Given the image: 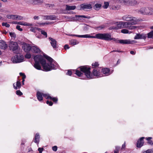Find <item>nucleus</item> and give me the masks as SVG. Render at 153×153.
Returning a JSON list of instances; mask_svg holds the SVG:
<instances>
[{"label":"nucleus","instance_id":"1","mask_svg":"<svg viewBox=\"0 0 153 153\" xmlns=\"http://www.w3.org/2000/svg\"><path fill=\"white\" fill-rule=\"evenodd\" d=\"M44 56L49 61L48 63H46V60L43 58L42 55H38L34 57V67L37 70H41V66L39 64L40 63L44 69L46 71H49L53 69H56V66L54 65L55 61L48 56L45 55Z\"/></svg>","mask_w":153,"mask_h":153},{"label":"nucleus","instance_id":"2","mask_svg":"<svg viewBox=\"0 0 153 153\" xmlns=\"http://www.w3.org/2000/svg\"><path fill=\"white\" fill-rule=\"evenodd\" d=\"M90 70V68L89 67L86 66H82L80 67L79 69L76 70L75 74L79 76H80L83 74V73L81 72H82L85 73L87 78L89 79H92L93 78V76L91 74Z\"/></svg>","mask_w":153,"mask_h":153},{"label":"nucleus","instance_id":"3","mask_svg":"<svg viewBox=\"0 0 153 153\" xmlns=\"http://www.w3.org/2000/svg\"><path fill=\"white\" fill-rule=\"evenodd\" d=\"M95 38L106 41L111 40H113L114 41H116V39L111 38V34L108 33L96 34L95 35Z\"/></svg>","mask_w":153,"mask_h":153},{"label":"nucleus","instance_id":"4","mask_svg":"<svg viewBox=\"0 0 153 153\" xmlns=\"http://www.w3.org/2000/svg\"><path fill=\"white\" fill-rule=\"evenodd\" d=\"M138 12L143 15L153 16V8L150 7H143L140 8Z\"/></svg>","mask_w":153,"mask_h":153},{"label":"nucleus","instance_id":"5","mask_svg":"<svg viewBox=\"0 0 153 153\" xmlns=\"http://www.w3.org/2000/svg\"><path fill=\"white\" fill-rule=\"evenodd\" d=\"M122 19L124 21L131 22L132 25L136 24L138 22V20L135 17H132L130 15H125L122 16Z\"/></svg>","mask_w":153,"mask_h":153},{"label":"nucleus","instance_id":"6","mask_svg":"<svg viewBox=\"0 0 153 153\" xmlns=\"http://www.w3.org/2000/svg\"><path fill=\"white\" fill-rule=\"evenodd\" d=\"M112 25H116V26H113L110 27V29L117 30L121 28H124V22L120 21V22H112Z\"/></svg>","mask_w":153,"mask_h":153},{"label":"nucleus","instance_id":"7","mask_svg":"<svg viewBox=\"0 0 153 153\" xmlns=\"http://www.w3.org/2000/svg\"><path fill=\"white\" fill-rule=\"evenodd\" d=\"M23 56L22 55H16L12 58L11 60L13 63H17L23 62Z\"/></svg>","mask_w":153,"mask_h":153},{"label":"nucleus","instance_id":"8","mask_svg":"<svg viewBox=\"0 0 153 153\" xmlns=\"http://www.w3.org/2000/svg\"><path fill=\"white\" fill-rule=\"evenodd\" d=\"M8 45L10 50H12L13 51L17 50L19 48L17 43L15 42H10Z\"/></svg>","mask_w":153,"mask_h":153},{"label":"nucleus","instance_id":"9","mask_svg":"<svg viewBox=\"0 0 153 153\" xmlns=\"http://www.w3.org/2000/svg\"><path fill=\"white\" fill-rule=\"evenodd\" d=\"M124 27L127 28L129 30H133L136 28L137 27L135 26H132L131 22H124Z\"/></svg>","mask_w":153,"mask_h":153},{"label":"nucleus","instance_id":"10","mask_svg":"<svg viewBox=\"0 0 153 153\" xmlns=\"http://www.w3.org/2000/svg\"><path fill=\"white\" fill-rule=\"evenodd\" d=\"M134 41H130L129 39L117 40L115 41L116 42H119L121 44H132Z\"/></svg>","mask_w":153,"mask_h":153},{"label":"nucleus","instance_id":"11","mask_svg":"<svg viewBox=\"0 0 153 153\" xmlns=\"http://www.w3.org/2000/svg\"><path fill=\"white\" fill-rule=\"evenodd\" d=\"M26 1L29 3L34 5H39L42 3L43 0H26Z\"/></svg>","mask_w":153,"mask_h":153},{"label":"nucleus","instance_id":"12","mask_svg":"<svg viewBox=\"0 0 153 153\" xmlns=\"http://www.w3.org/2000/svg\"><path fill=\"white\" fill-rule=\"evenodd\" d=\"M146 34L143 33L140 34V33H137L136 34V35L135 36L134 39H145L146 38Z\"/></svg>","mask_w":153,"mask_h":153},{"label":"nucleus","instance_id":"13","mask_svg":"<svg viewBox=\"0 0 153 153\" xmlns=\"http://www.w3.org/2000/svg\"><path fill=\"white\" fill-rule=\"evenodd\" d=\"M22 48L24 51L26 52H29L31 50V47L29 44L26 43L23 44Z\"/></svg>","mask_w":153,"mask_h":153},{"label":"nucleus","instance_id":"14","mask_svg":"<svg viewBox=\"0 0 153 153\" xmlns=\"http://www.w3.org/2000/svg\"><path fill=\"white\" fill-rule=\"evenodd\" d=\"M92 5L91 4H82L80 5V8L81 9L85 10L86 9H91L92 8Z\"/></svg>","mask_w":153,"mask_h":153},{"label":"nucleus","instance_id":"15","mask_svg":"<svg viewBox=\"0 0 153 153\" xmlns=\"http://www.w3.org/2000/svg\"><path fill=\"white\" fill-rule=\"evenodd\" d=\"M8 46L7 43L3 40H0V49L2 50H5Z\"/></svg>","mask_w":153,"mask_h":153},{"label":"nucleus","instance_id":"16","mask_svg":"<svg viewBox=\"0 0 153 153\" xmlns=\"http://www.w3.org/2000/svg\"><path fill=\"white\" fill-rule=\"evenodd\" d=\"M49 39L51 41L50 43L53 48L55 49L57 48V42L56 40L51 37H49Z\"/></svg>","mask_w":153,"mask_h":153},{"label":"nucleus","instance_id":"17","mask_svg":"<svg viewBox=\"0 0 153 153\" xmlns=\"http://www.w3.org/2000/svg\"><path fill=\"white\" fill-rule=\"evenodd\" d=\"M144 138V137H141L140 139L138 140L137 143V146L138 148H140L142 147L144 143L143 139Z\"/></svg>","mask_w":153,"mask_h":153},{"label":"nucleus","instance_id":"18","mask_svg":"<svg viewBox=\"0 0 153 153\" xmlns=\"http://www.w3.org/2000/svg\"><path fill=\"white\" fill-rule=\"evenodd\" d=\"M139 3L136 0H129L128 4L131 6H135L138 5Z\"/></svg>","mask_w":153,"mask_h":153},{"label":"nucleus","instance_id":"19","mask_svg":"<svg viewBox=\"0 0 153 153\" xmlns=\"http://www.w3.org/2000/svg\"><path fill=\"white\" fill-rule=\"evenodd\" d=\"M93 74L94 76L100 77L101 76L100 74V72L97 69H94L93 71Z\"/></svg>","mask_w":153,"mask_h":153},{"label":"nucleus","instance_id":"20","mask_svg":"<svg viewBox=\"0 0 153 153\" xmlns=\"http://www.w3.org/2000/svg\"><path fill=\"white\" fill-rule=\"evenodd\" d=\"M43 93L40 92H38L36 94V97L39 101H41L43 100Z\"/></svg>","mask_w":153,"mask_h":153},{"label":"nucleus","instance_id":"21","mask_svg":"<svg viewBox=\"0 0 153 153\" xmlns=\"http://www.w3.org/2000/svg\"><path fill=\"white\" fill-rule=\"evenodd\" d=\"M75 6H69L68 5H66L65 10H74L76 8Z\"/></svg>","mask_w":153,"mask_h":153},{"label":"nucleus","instance_id":"22","mask_svg":"<svg viewBox=\"0 0 153 153\" xmlns=\"http://www.w3.org/2000/svg\"><path fill=\"white\" fill-rule=\"evenodd\" d=\"M75 16L76 18H78V20H81V18H86L89 19L91 18V17L90 16H86L85 15H76Z\"/></svg>","mask_w":153,"mask_h":153},{"label":"nucleus","instance_id":"23","mask_svg":"<svg viewBox=\"0 0 153 153\" xmlns=\"http://www.w3.org/2000/svg\"><path fill=\"white\" fill-rule=\"evenodd\" d=\"M40 136L38 133H37L35 135L34 139V142L35 143H38L39 141Z\"/></svg>","mask_w":153,"mask_h":153},{"label":"nucleus","instance_id":"24","mask_svg":"<svg viewBox=\"0 0 153 153\" xmlns=\"http://www.w3.org/2000/svg\"><path fill=\"white\" fill-rule=\"evenodd\" d=\"M102 72L105 74L108 75L109 74L110 70L109 69L105 68L102 69Z\"/></svg>","mask_w":153,"mask_h":153},{"label":"nucleus","instance_id":"25","mask_svg":"<svg viewBox=\"0 0 153 153\" xmlns=\"http://www.w3.org/2000/svg\"><path fill=\"white\" fill-rule=\"evenodd\" d=\"M31 49L35 53H38L40 51L39 49L37 46H33L31 47Z\"/></svg>","mask_w":153,"mask_h":153},{"label":"nucleus","instance_id":"26","mask_svg":"<svg viewBox=\"0 0 153 153\" xmlns=\"http://www.w3.org/2000/svg\"><path fill=\"white\" fill-rule=\"evenodd\" d=\"M101 4H96L93 7L94 9L96 10H99L101 7Z\"/></svg>","mask_w":153,"mask_h":153},{"label":"nucleus","instance_id":"27","mask_svg":"<svg viewBox=\"0 0 153 153\" xmlns=\"http://www.w3.org/2000/svg\"><path fill=\"white\" fill-rule=\"evenodd\" d=\"M7 17L10 19H12L13 20H16V15H8L7 16Z\"/></svg>","mask_w":153,"mask_h":153},{"label":"nucleus","instance_id":"28","mask_svg":"<svg viewBox=\"0 0 153 153\" xmlns=\"http://www.w3.org/2000/svg\"><path fill=\"white\" fill-rule=\"evenodd\" d=\"M81 38H95V36H91L88 34H85L84 35H81Z\"/></svg>","mask_w":153,"mask_h":153},{"label":"nucleus","instance_id":"29","mask_svg":"<svg viewBox=\"0 0 153 153\" xmlns=\"http://www.w3.org/2000/svg\"><path fill=\"white\" fill-rule=\"evenodd\" d=\"M16 87L15 85V84H13V85L14 86V87L15 89H17L18 88H19L21 87V84L20 82L19 81H17L16 82Z\"/></svg>","mask_w":153,"mask_h":153},{"label":"nucleus","instance_id":"30","mask_svg":"<svg viewBox=\"0 0 153 153\" xmlns=\"http://www.w3.org/2000/svg\"><path fill=\"white\" fill-rule=\"evenodd\" d=\"M128 1L129 0H118V2L120 3L126 5L128 4Z\"/></svg>","mask_w":153,"mask_h":153},{"label":"nucleus","instance_id":"31","mask_svg":"<svg viewBox=\"0 0 153 153\" xmlns=\"http://www.w3.org/2000/svg\"><path fill=\"white\" fill-rule=\"evenodd\" d=\"M54 6V5L53 4H45V7L47 8H52Z\"/></svg>","mask_w":153,"mask_h":153},{"label":"nucleus","instance_id":"32","mask_svg":"<svg viewBox=\"0 0 153 153\" xmlns=\"http://www.w3.org/2000/svg\"><path fill=\"white\" fill-rule=\"evenodd\" d=\"M70 44L74 45L78 44L79 43L78 42H77L76 40H71L70 42Z\"/></svg>","mask_w":153,"mask_h":153},{"label":"nucleus","instance_id":"33","mask_svg":"<svg viewBox=\"0 0 153 153\" xmlns=\"http://www.w3.org/2000/svg\"><path fill=\"white\" fill-rule=\"evenodd\" d=\"M41 30V29L39 28H37L36 27H31L30 29V30L31 31L33 32H36V30Z\"/></svg>","mask_w":153,"mask_h":153},{"label":"nucleus","instance_id":"34","mask_svg":"<svg viewBox=\"0 0 153 153\" xmlns=\"http://www.w3.org/2000/svg\"><path fill=\"white\" fill-rule=\"evenodd\" d=\"M56 19V16L55 15H49L48 20H55Z\"/></svg>","mask_w":153,"mask_h":153},{"label":"nucleus","instance_id":"35","mask_svg":"<svg viewBox=\"0 0 153 153\" xmlns=\"http://www.w3.org/2000/svg\"><path fill=\"white\" fill-rule=\"evenodd\" d=\"M43 96L47 99H51V97L48 94L43 93Z\"/></svg>","mask_w":153,"mask_h":153},{"label":"nucleus","instance_id":"36","mask_svg":"<svg viewBox=\"0 0 153 153\" xmlns=\"http://www.w3.org/2000/svg\"><path fill=\"white\" fill-rule=\"evenodd\" d=\"M148 37L149 38H153V31L148 33Z\"/></svg>","mask_w":153,"mask_h":153},{"label":"nucleus","instance_id":"37","mask_svg":"<svg viewBox=\"0 0 153 153\" xmlns=\"http://www.w3.org/2000/svg\"><path fill=\"white\" fill-rule=\"evenodd\" d=\"M39 31H40L41 32V33L44 35L45 37H47V33L45 32V31L41 30H41H39Z\"/></svg>","mask_w":153,"mask_h":153},{"label":"nucleus","instance_id":"38","mask_svg":"<svg viewBox=\"0 0 153 153\" xmlns=\"http://www.w3.org/2000/svg\"><path fill=\"white\" fill-rule=\"evenodd\" d=\"M120 147L117 146L115 147V149L114 151V153H118L119 151Z\"/></svg>","mask_w":153,"mask_h":153},{"label":"nucleus","instance_id":"39","mask_svg":"<svg viewBox=\"0 0 153 153\" xmlns=\"http://www.w3.org/2000/svg\"><path fill=\"white\" fill-rule=\"evenodd\" d=\"M151 139L152 137H149L147 138V140L148 141V143L151 145H153V142L152 140H150Z\"/></svg>","mask_w":153,"mask_h":153},{"label":"nucleus","instance_id":"40","mask_svg":"<svg viewBox=\"0 0 153 153\" xmlns=\"http://www.w3.org/2000/svg\"><path fill=\"white\" fill-rule=\"evenodd\" d=\"M10 35L12 37L14 38H16V36L14 33L10 32Z\"/></svg>","mask_w":153,"mask_h":153},{"label":"nucleus","instance_id":"41","mask_svg":"<svg viewBox=\"0 0 153 153\" xmlns=\"http://www.w3.org/2000/svg\"><path fill=\"white\" fill-rule=\"evenodd\" d=\"M109 5V3L107 2H105L104 5L103 6V8L106 9L108 8Z\"/></svg>","mask_w":153,"mask_h":153},{"label":"nucleus","instance_id":"42","mask_svg":"<svg viewBox=\"0 0 153 153\" xmlns=\"http://www.w3.org/2000/svg\"><path fill=\"white\" fill-rule=\"evenodd\" d=\"M23 25L29 26H33V24L32 23H30L25 22H24V25Z\"/></svg>","mask_w":153,"mask_h":153},{"label":"nucleus","instance_id":"43","mask_svg":"<svg viewBox=\"0 0 153 153\" xmlns=\"http://www.w3.org/2000/svg\"><path fill=\"white\" fill-rule=\"evenodd\" d=\"M2 26H5L6 27H9L10 26L9 24H7V23L3 22L2 24Z\"/></svg>","mask_w":153,"mask_h":153},{"label":"nucleus","instance_id":"44","mask_svg":"<svg viewBox=\"0 0 153 153\" xmlns=\"http://www.w3.org/2000/svg\"><path fill=\"white\" fill-rule=\"evenodd\" d=\"M128 32V30L126 29H123L121 30V32L123 33H127Z\"/></svg>","mask_w":153,"mask_h":153},{"label":"nucleus","instance_id":"45","mask_svg":"<svg viewBox=\"0 0 153 153\" xmlns=\"http://www.w3.org/2000/svg\"><path fill=\"white\" fill-rule=\"evenodd\" d=\"M23 17L20 16L16 15V20L18 19L19 20L23 19Z\"/></svg>","mask_w":153,"mask_h":153},{"label":"nucleus","instance_id":"46","mask_svg":"<svg viewBox=\"0 0 153 153\" xmlns=\"http://www.w3.org/2000/svg\"><path fill=\"white\" fill-rule=\"evenodd\" d=\"M146 153H152L153 152V148L152 149H149L147 150L146 152Z\"/></svg>","mask_w":153,"mask_h":153},{"label":"nucleus","instance_id":"47","mask_svg":"<svg viewBox=\"0 0 153 153\" xmlns=\"http://www.w3.org/2000/svg\"><path fill=\"white\" fill-rule=\"evenodd\" d=\"M92 66L93 68L96 67H97L99 65V64H98L97 62H95L94 63H93L92 65Z\"/></svg>","mask_w":153,"mask_h":153},{"label":"nucleus","instance_id":"48","mask_svg":"<svg viewBox=\"0 0 153 153\" xmlns=\"http://www.w3.org/2000/svg\"><path fill=\"white\" fill-rule=\"evenodd\" d=\"M112 9L113 10H116L119 9V7L118 6H114L111 7Z\"/></svg>","mask_w":153,"mask_h":153},{"label":"nucleus","instance_id":"49","mask_svg":"<svg viewBox=\"0 0 153 153\" xmlns=\"http://www.w3.org/2000/svg\"><path fill=\"white\" fill-rule=\"evenodd\" d=\"M16 94L17 95L21 96L22 94V93L20 90H17L16 91Z\"/></svg>","mask_w":153,"mask_h":153},{"label":"nucleus","instance_id":"50","mask_svg":"<svg viewBox=\"0 0 153 153\" xmlns=\"http://www.w3.org/2000/svg\"><path fill=\"white\" fill-rule=\"evenodd\" d=\"M31 55L30 54L27 53L25 55V57L27 59H30L31 57Z\"/></svg>","mask_w":153,"mask_h":153},{"label":"nucleus","instance_id":"51","mask_svg":"<svg viewBox=\"0 0 153 153\" xmlns=\"http://www.w3.org/2000/svg\"><path fill=\"white\" fill-rule=\"evenodd\" d=\"M46 103L47 104H48L50 106H52L53 104V102L51 101H49V100H47V101Z\"/></svg>","mask_w":153,"mask_h":153},{"label":"nucleus","instance_id":"52","mask_svg":"<svg viewBox=\"0 0 153 153\" xmlns=\"http://www.w3.org/2000/svg\"><path fill=\"white\" fill-rule=\"evenodd\" d=\"M51 23H49V22H45V23H39V25H48L51 24Z\"/></svg>","mask_w":153,"mask_h":153},{"label":"nucleus","instance_id":"53","mask_svg":"<svg viewBox=\"0 0 153 153\" xmlns=\"http://www.w3.org/2000/svg\"><path fill=\"white\" fill-rule=\"evenodd\" d=\"M16 28L20 31H22L23 30L22 28H20V26L19 25H17L16 27Z\"/></svg>","mask_w":153,"mask_h":153},{"label":"nucleus","instance_id":"54","mask_svg":"<svg viewBox=\"0 0 153 153\" xmlns=\"http://www.w3.org/2000/svg\"><path fill=\"white\" fill-rule=\"evenodd\" d=\"M50 99L51 100H52L54 102H56L58 100L55 97L52 98L51 97V99Z\"/></svg>","mask_w":153,"mask_h":153},{"label":"nucleus","instance_id":"55","mask_svg":"<svg viewBox=\"0 0 153 153\" xmlns=\"http://www.w3.org/2000/svg\"><path fill=\"white\" fill-rule=\"evenodd\" d=\"M57 147L56 146H54L52 147V149L54 151H56L57 150Z\"/></svg>","mask_w":153,"mask_h":153},{"label":"nucleus","instance_id":"56","mask_svg":"<svg viewBox=\"0 0 153 153\" xmlns=\"http://www.w3.org/2000/svg\"><path fill=\"white\" fill-rule=\"evenodd\" d=\"M43 150L44 148H39L38 149V150L39 151L40 153H41Z\"/></svg>","mask_w":153,"mask_h":153},{"label":"nucleus","instance_id":"57","mask_svg":"<svg viewBox=\"0 0 153 153\" xmlns=\"http://www.w3.org/2000/svg\"><path fill=\"white\" fill-rule=\"evenodd\" d=\"M104 26H100L97 27V28L98 29V30H100L104 28Z\"/></svg>","mask_w":153,"mask_h":153},{"label":"nucleus","instance_id":"58","mask_svg":"<svg viewBox=\"0 0 153 153\" xmlns=\"http://www.w3.org/2000/svg\"><path fill=\"white\" fill-rule=\"evenodd\" d=\"M16 24H18L21 25H24V22H18L16 23Z\"/></svg>","mask_w":153,"mask_h":153},{"label":"nucleus","instance_id":"59","mask_svg":"<svg viewBox=\"0 0 153 153\" xmlns=\"http://www.w3.org/2000/svg\"><path fill=\"white\" fill-rule=\"evenodd\" d=\"M67 74L69 75L70 76L72 74V72L71 71H68V72L67 73Z\"/></svg>","mask_w":153,"mask_h":153},{"label":"nucleus","instance_id":"60","mask_svg":"<svg viewBox=\"0 0 153 153\" xmlns=\"http://www.w3.org/2000/svg\"><path fill=\"white\" fill-rule=\"evenodd\" d=\"M69 47H68V45H65L64 46V48L65 49H66L67 48L68 49L69 48Z\"/></svg>","mask_w":153,"mask_h":153},{"label":"nucleus","instance_id":"61","mask_svg":"<svg viewBox=\"0 0 153 153\" xmlns=\"http://www.w3.org/2000/svg\"><path fill=\"white\" fill-rule=\"evenodd\" d=\"M125 147H126V143H125V142L123 144L121 149H124V148H125Z\"/></svg>","mask_w":153,"mask_h":153},{"label":"nucleus","instance_id":"62","mask_svg":"<svg viewBox=\"0 0 153 153\" xmlns=\"http://www.w3.org/2000/svg\"><path fill=\"white\" fill-rule=\"evenodd\" d=\"M26 78V76H24L23 77H22V84L23 85H24V82L25 81V79Z\"/></svg>","mask_w":153,"mask_h":153},{"label":"nucleus","instance_id":"63","mask_svg":"<svg viewBox=\"0 0 153 153\" xmlns=\"http://www.w3.org/2000/svg\"><path fill=\"white\" fill-rule=\"evenodd\" d=\"M44 17L45 18V19L48 20L49 15L45 16H44Z\"/></svg>","mask_w":153,"mask_h":153},{"label":"nucleus","instance_id":"64","mask_svg":"<svg viewBox=\"0 0 153 153\" xmlns=\"http://www.w3.org/2000/svg\"><path fill=\"white\" fill-rule=\"evenodd\" d=\"M19 74L20 76H22V77H23L25 76H26L25 75L24 73H19Z\"/></svg>","mask_w":153,"mask_h":153}]
</instances>
